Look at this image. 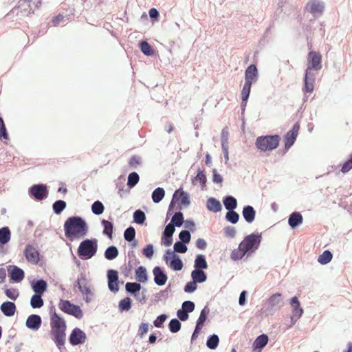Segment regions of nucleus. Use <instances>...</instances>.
<instances>
[{"label": "nucleus", "mask_w": 352, "mask_h": 352, "mask_svg": "<svg viewBox=\"0 0 352 352\" xmlns=\"http://www.w3.org/2000/svg\"><path fill=\"white\" fill-rule=\"evenodd\" d=\"M261 238V234H252L245 236L239 243L238 248L231 252V259L238 261L241 259L245 254L254 252L258 249Z\"/></svg>", "instance_id": "nucleus-1"}, {"label": "nucleus", "mask_w": 352, "mask_h": 352, "mask_svg": "<svg viewBox=\"0 0 352 352\" xmlns=\"http://www.w3.org/2000/svg\"><path fill=\"white\" fill-rule=\"evenodd\" d=\"M51 335L53 340L59 347L65 342L67 324L65 320L54 310L50 315Z\"/></svg>", "instance_id": "nucleus-2"}, {"label": "nucleus", "mask_w": 352, "mask_h": 352, "mask_svg": "<svg viewBox=\"0 0 352 352\" xmlns=\"http://www.w3.org/2000/svg\"><path fill=\"white\" fill-rule=\"evenodd\" d=\"M65 235L68 238L82 237L87 233L88 228L86 222L80 217H72L67 219L64 224Z\"/></svg>", "instance_id": "nucleus-3"}, {"label": "nucleus", "mask_w": 352, "mask_h": 352, "mask_svg": "<svg viewBox=\"0 0 352 352\" xmlns=\"http://www.w3.org/2000/svg\"><path fill=\"white\" fill-rule=\"evenodd\" d=\"M98 250V240L96 239L82 241L78 248V255L83 260L92 258Z\"/></svg>", "instance_id": "nucleus-4"}, {"label": "nucleus", "mask_w": 352, "mask_h": 352, "mask_svg": "<svg viewBox=\"0 0 352 352\" xmlns=\"http://www.w3.org/2000/svg\"><path fill=\"white\" fill-rule=\"evenodd\" d=\"M280 140L278 135L260 136L256 138L255 145L261 151H270L278 146Z\"/></svg>", "instance_id": "nucleus-5"}, {"label": "nucleus", "mask_w": 352, "mask_h": 352, "mask_svg": "<svg viewBox=\"0 0 352 352\" xmlns=\"http://www.w3.org/2000/svg\"><path fill=\"white\" fill-rule=\"evenodd\" d=\"M58 307L62 311L74 316L76 318L80 319L83 316L82 311L80 307L71 303L69 300H60Z\"/></svg>", "instance_id": "nucleus-6"}, {"label": "nucleus", "mask_w": 352, "mask_h": 352, "mask_svg": "<svg viewBox=\"0 0 352 352\" xmlns=\"http://www.w3.org/2000/svg\"><path fill=\"white\" fill-rule=\"evenodd\" d=\"M41 2L42 0H19L15 8L20 10L21 14L28 15L38 8L41 6Z\"/></svg>", "instance_id": "nucleus-7"}, {"label": "nucleus", "mask_w": 352, "mask_h": 352, "mask_svg": "<svg viewBox=\"0 0 352 352\" xmlns=\"http://www.w3.org/2000/svg\"><path fill=\"white\" fill-rule=\"evenodd\" d=\"M322 68V56L315 51H311L307 55V68L306 72L313 73L312 70L318 71Z\"/></svg>", "instance_id": "nucleus-8"}, {"label": "nucleus", "mask_w": 352, "mask_h": 352, "mask_svg": "<svg viewBox=\"0 0 352 352\" xmlns=\"http://www.w3.org/2000/svg\"><path fill=\"white\" fill-rule=\"evenodd\" d=\"M300 126L296 123L292 129L288 131L284 137L285 148L288 150L295 142L298 134Z\"/></svg>", "instance_id": "nucleus-9"}, {"label": "nucleus", "mask_w": 352, "mask_h": 352, "mask_svg": "<svg viewBox=\"0 0 352 352\" xmlns=\"http://www.w3.org/2000/svg\"><path fill=\"white\" fill-rule=\"evenodd\" d=\"M77 285L79 290L82 294L85 296V299L87 302L89 301L88 297L91 294L90 285L89 280L86 278L85 275L81 274L78 278Z\"/></svg>", "instance_id": "nucleus-10"}, {"label": "nucleus", "mask_w": 352, "mask_h": 352, "mask_svg": "<svg viewBox=\"0 0 352 352\" xmlns=\"http://www.w3.org/2000/svg\"><path fill=\"white\" fill-rule=\"evenodd\" d=\"M30 194L37 200L47 197L48 191L47 186L43 184H35L30 188Z\"/></svg>", "instance_id": "nucleus-11"}, {"label": "nucleus", "mask_w": 352, "mask_h": 352, "mask_svg": "<svg viewBox=\"0 0 352 352\" xmlns=\"http://www.w3.org/2000/svg\"><path fill=\"white\" fill-rule=\"evenodd\" d=\"M173 201L177 203L179 206V208L181 209L182 207H186L189 205V196L186 192L180 188L175 192Z\"/></svg>", "instance_id": "nucleus-12"}, {"label": "nucleus", "mask_w": 352, "mask_h": 352, "mask_svg": "<svg viewBox=\"0 0 352 352\" xmlns=\"http://www.w3.org/2000/svg\"><path fill=\"white\" fill-rule=\"evenodd\" d=\"M85 333L79 328L74 329L69 336V342L72 345L82 344L85 342Z\"/></svg>", "instance_id": "nucleus-13"}, {"label": "nucleus", "mask_w": 352, "mask_h": 352, "mask_svg": "<svg viewBox=\"0 0 352 352\" xmlns=\"http://www.w3.org/2000/svg\"><path fill=\"white\" fill-rule=\"evenodd\" d=\"M107 278L109 289L113 292H118L119 290L118 272L113 270H109Z\"/></svg>", "instance_id": "nucleus-14"}, {"label": "nucleus", "mask_w": 352, "mask_h": 352, "mask_svg": "<svg viewBox=\"0 0 352 352\" xmlns=\"http://www.w3.org/2000/svg\"><path fill=\"white\" fill-rule=\"evenodd\" d=\"M26 259L32 263L36 264L39 261V253L37 250L31 245H28L24 250Z\"/></svg>", "instance_id": "nucleus-15"}, {"label": "nucleus", "mask_w": 352, "mask_h": 352, "mask_svg": "<svg viewBox=\"0 0 352 352\" xmlns=\"http://www.w3.org/2000/svg\"><path fill=\"white\" fill-rule=\"evenodd\" d=\"M305 85L303 91L305 93H311L314 89L315 75L314 73L306 72L304 79Z\"/></svg>", "instance_id": "nucleus-16"}, {"label": "nucleus", "mask_w": 352, "mask_h": 352, "mask_svg": "<svg viewBox=\"0 0 352 352\" xmlns=\"http://www.w3.org/2000/svg\"><path fill=\"white\" fill-rule=\"evenodd\" d=\"M167 253L172 255V260L169 263V267L175 271H179L183 267V263L179 256L171 250H167Z\"/></svg>", "instance_id": "nucleus-17"}, {"label": "nucleus", "mask_w": 352, "mask_h": 352, "mask_svg": "<svg viewBox=\"0 0 352 352\" xmlns=\"http://www.w3.org/2000/svg\"><path fill=\"white\" fill-rule=\"evenodd\" d=\"M258 72L257 68L254 65H250L245 70V82H249L252 84L257 79Z\"/></svg>", "instance_id": "nucleus-18"}, {"label": "nucleus", "mask_w": 352, "mask_h": 352, "mask_svg": "<svg viewBox=\"0 0 352 352\" xmlns=\"http://www.w3.org/2000/svg\"><path fill=\"white\" fill-rule=\"evenodd\" d=\"M41 325V318L38 315L32 314L26 320L28 328L33 330H38Z\"/></svg>", "instance_id": "nucleus-19"}, {"label": "nucleus", "mask_w": 352, "mask_h": 352, "mask_svg": "<svg viewBox=\"0 0 352 352\" xmlns=\"http://www.w3.org/2000/svg\"><path fill=\"white\" fill-rule=\"evenodd\" d=\"M154 281L157 285H164L167 281V276L162 272L158 266L155 267L153 270Z\"/></svg>", "instance_id": "nucleus-20"}, {"label": "nucleus", "mask_w": 352, "mask_h": 352, "mask_svg": "<svg viewBox=\"0 0 352 352\" xmlns=\"http://www.w3.org/2000/svg\"><path fill=\"white\" fill-rule=\"evenodd\" d=\"M307 9L311 14H321L323 12L324 6L322 3L317 0H311L307 4Z\"/></svg>", "instance_id": "nucleus-21"}, {"label": "nucleus", "mask_w": 352, "mask_h": 352, "mask_svg": "<svg viewBox=\"0 0 352 352\" xmlns=\"http://www.w3.org/2000/svg\"><path fill=\"white\" fill-rule=\"evenodd\" d=\"M0 308L3 314L8 317L14 316L16 309L14 303L10 301L2 303Z\"/></svg>", "instance_id": "nucleus-22"}, {"label": "nucleus", "mask_w": 352, "mask_h": 352, "mask_svg": "<svg viewBox=\"0 0 352 352\" xmlns=\"http://www.w3.org/2000/svg\"><path fill=\"white\" fill-rule=\"evenodd\" d=\"M31 286L34 293L38 294H43L47 288L46 281L43 279L32 282Z\"/></svg>", "instance_id": "nucleus-23"}, {"label": "nucleus", "mask_w": 352, "mask_h": 352, "mask_svg": "<svg viewBox=\"0 0 352 352\" xmlns=\"http://www.w3.org/2000/svg\"><path fill=\"white\" fill-rule=\"evenodd\" d=\"M268 342V337L265 334H262L257 337L253 343L254 351L261 352V349L266 346Z\"/></svg>", "instance_id": "nucleus-24"}, {"label": "nucleus", "mask_w": 352, "mask_h": 352, "mask_svg": "<svg viewBox=\"0 0 352 352\" xmlns=\"http://www.w3.org/2000/svg\"><path fill=\"white\" fill-rule=\"evenodd\" d=\"M302 216L300 212L292 213L288 219V223L292 228H295L302 223Z\"/></svg>", "instance_id": "nucleus-25"}, {"label": "nucleus", "mask_w": 352, "mask_h": 352, "mask_svg": "<svg viewBox=\"0 0 352 352\" xmlns=\"http://www.w3.org/2000/svg\"><path fill=\"white\" fill-rule=\"evenodd\" d=\"M12 280L19 283L24 278V272L19 267L14 266L10 273Z\"/></svg>", "instance_id": "nucleus-26"}, {"label": "nucleus", "mask_w": 352, "mask_h": 352, "mask_svg": "<svg viewBox=\"0 0 352 352\" xmlns=\"http://www.w3.org/2000/svg\"><path fill=\"white\" fill-rule=\"evenodd\" d=\"M243 216L248 223H252L256 216V212L252 206H247L243 209Z\"/></svg>", "instance_id": "nucleus-27"}, {"label": "nucleus", "mask_w": 352, "mask_h": 352, "mask_svg": "<svg viewBox=\"0 0 352 352\" xmlns=\"http://www.w3.org/2000/svg\"><path fill=\"white\" fill-rule=\"evenodd\" d=\"M291 306L292 307L294 316L299 318L302 316L303 310L300 307V302L296 296H294L291 299Z\"/></svg>", "instance_id": "nucleus-28"}, {"label": "nucleus", "mask_w": 352, "mask_h": 352, "mask_svg": "<svg viewBox=\"0 0 352 352\" xmlns=\"http://www.w3.org/2000/svg\"><path fill=\"white\" fill-rule=\"evenodd\" d=\"M207 208L214 212L221 211V205L219 201L214 198H209L207 201Z\"/></svg>", "instance_id": "nucleus-29"}, {"label": "nucleus", "mask_w": 352, "mask_h": 352, "mask_svg": "<svg viewBox=\"0 0 352 352\" xmlns=\"http://www.w3.org/2000/svg\"><path fill=\"white\" fill-rule=\"evenodd\" d=\"M209 313V309H206V308H204L199 315V317L197 321V325L195 327V332H199V331L202 329L204 327V322L207 318V315Z\"/></svg>", "instance_id": "nucleus-30"}, {"label": "nucleus", "mask_w": 352, "mask_h": 352, "mask_svg": "<svg viewBox=\"0 0 352 352\" xmlns=\"http://www.w3.org/2000/svg\"><path fill=\"white\" fill-rule=\"evenodd\" d=\"M11 239V232L8 227H3L0 229V244L5 245L8 243Z\"/></svg>", "instance_id": "nucleus-31"}, {"label": "nucleus", "mask_w": 352, "mask_h": 352, "mask_svg": "<svg viewBox=\"0 0 352 352\" xmlns=\"http://www.w3.org/2000/svg\"><path fill=\"white\" fill-rule=\"evenodd\" d=\"M192 280L196 283H203L206 280V275L201 270L195 269L191 272Z\"/></svg>", "instance_id": "nucleus-32"}, {"label": "nucleus", "mask_w": 352, "mask_h": 352, "mask_svg": "<svg viewBox=\"0 0 352 352\" xmlns=\"http://www.w3.org/2000/svg\"><path fill=\"white\" fill-rule=\"evenodd\" d=\"M42 294H34L30 299V305L34 309L41 308L43 306L44 302L41 297Z\"/></svg>", "instance_id": "nucleus-33"}, {"label": "nucleus", "mask_w": 352, "mask_h": 352, "mask_svg": "<svg viewBox=\"0 0 352 352\" xmlns=\"http://www.w3.org/2000/svg\"><path fill=\"white\" fill-rule=\"evenodd\" d=\"M195 267L197 270L206 269L208 267V264L204 255L199 254L196 256L195 261Z\"/></svg>", "instance_id": "nucleus-34"}, {"label": "nucleus", "mask_w": 352, "mask_h": 352, "mask_svg": "<svg viewBox=\"0 0 352 352\" xmlns=\"http://www.w3.org/2000/svg\"><path fill=\"white\" fill-rule=\"evenodd\" d=\"M136 280L141 283H145L147 280V275L146 268L140 266L135 271Z\"/></svg>", "instance_id": "nucleus-35"}, {"label": "nucleus", "mask_w": 352, "mask_h": 352, "mask_svg": "<svg viewBox=\"0 0 352 352\" xmlns=\"http://www.w3.org/2000/svg\"><path fill=\"white\" fill-rule=\"evenodd\" d=\"M102 225L104 227L103 234L109 236V239H112L113 234V223L107 220H102Z\"/></svg>", "instance_id": "nucleus-36"}, {"label": "nucleus", "mask_w": 352, "mask_h": 352, "mask_svg": "<svg viewBox=\"0 0 352 352\" xmlns=\"http://www.w3.org/2000/svg\"><path fill=\"white\" fill-rule=\"evenodd\" d=\"M223 204L227 210H232L236 208L237 201L234 197L228 196L224 199Z\"/></svg>", "instance_id": "nucleus-37"}, {"label": "nucleus", "mask_w": 352, "mask_h": 352, "mask_svg": "<svg viewBox=\"0 0 352 352\" xmlns=\"http://www.w3.org/2000/svg\"><path fill=\"white\" fill-rule=\"evenodd\" d=\"M332 257L331 252L329 250H325L318 256V261L322 265H325L331 261Z\"/></svg>", "instance_id": "nucleus-38"}, {"label": "nucleus", "mask_w": 352, "mask_h": 352, "mask_svg": "<svg viewBox=\"0 0 352 352\" xmlns=\"http://www.w3.org/2000/svg\"><path fill=\"white\" fill-rule=\"evenodd\" d=\"M118 255V250L116 246L109 247L104 252V256L108 260H113Z\"/></svg>", "instance_id": "nucleus-39"}, {"label": "nucleus", "mask_w": 352, "mask_h": 352, "mask_svg": "<svg viewBox=\"0 0 352 352\" xmlns=\"http://www.w3.org/2000/svg\"><path fill=\"white\" fill-rule=\"evenodd\" d=\"M165 192L162 188H157L152 193V199L155 203H159L164 197Z\"/></svg>", "instance_id": "nucleus-40"}, {"label": "nucleus", "mask_w": 352, "mask_h": 352, "mask_svg": "<svg viewBox=\"0 0 352 352\" xmlns=\"http://www.w3.org/2000/svg\"><path fill=\"white\" fill-rule=\"evenodd\" d=\"M91 210L94 214L99 215L103 213L104 207L101 201H96L92 204Z\"/></svg>", "instance_id": "nucleus-41"}, {"label": "nucleus", "mask_w": 352, "mask_h": 352, "mask_svg": "<svg viewBox=\"0 0 352 352\" xmlns=\"http://www.w3.org/2000/svg\"><path fill=\"white\" fill-rule=\"evenodd\" d=\"M184 222L183 214L181 212H176L172 217L171 223L174 226L180 227Z\"/></svg>", "instance_id": "nucleus-42"}, {"label": "nucleus", "mask_w": 352, "mask_h": 352, "mask_svg": "<svg viewBox=\"0 0 352 352\" xmlns=\"http://www.w3.org/2000/svg\"><path fill=\"white\" fill-rule=\"evenodd\" d=\"M140 177L135 172L131 173L128 176L127 185L132 188L134 187L139 182Z\"/></svg>", "instance_id": "nucleus-43"}, {"label": "nucleus", "mask_w": 352, "mask_h": 352, "mask_svg": "<svg viewBox=\"0 0 352 352\" xmlns=\"http://www.w3.org/2000/svg\"><path fill=\"white\" fill-rule=\"evenodd\" d=\"M131 307V300L126 297L119 302V309L120 311H129Z\"/></svg>", "instance_id": "nucleus-44"}, {"label": "nucleus", "mask_w": 352, "mask_h": 352, "mask_svg": "<svg viewBox=\"0 0 352 352\" xmlns=\"http://www.w3.org/2000/svg\"><path fill=\"white\" fill-rule=\"evenodd\" d=\"M219 341V337L214 334L208 338L206 345L209 349H214L217 347Z\"/></svg>", "instance_id": "nucleus-45"}, {"label": "nucleus", "mask_w": 352, "mask_h": 352, "mask_svg": "<svg viewBox=\"0 0 352 352\" xmlns=\"http://www.w3.org/2000/svg\"><path fill=\"white\" fill-rule=\"evenodd\" d=\"M133 219L136 223L142 224L146 219L144 212L140 210H136L133 213Z\"/></svg>", "instance_id": "nucleus-46"}, {"label": "nucleus", "mask_w": 352, "mask_h": 352, "mask_svg": "<svg viewBox=\"0 0 352 352\" xmlns=\"http://www.w3.org/2000/svg\"><path fill=\"white\" fill-rule=\"evenodd\" d=\"M252 84L249 82H245L243 87L241 91V98L243 102H246L251 90Z\"/></svg>", "instance_id": "nucleus-47"}, {"label": "nucleus", "mask_w": 352, "mask_h": 352, "mask_svg": "<svg viewBox=\"0 0 352 352\" xmlns=\"http://www.w3.org/2000/svg\"><path fill=\"white\" fill-rule=\"evenodd\" d=\"M125 287L128 292L135 294L140 290L141 285L137 283H127Z\"/></svg>", "instance_id": "nucleus-48"}, {"label": "nucleus", "mask_w": 352, "mask_h": 352, "mask_svg": "<svg viewBox=\"0 0 352 352\" xmlns=\"http://www.w3.org/2000/svg\"><path fill=\"white\" fill-rule=\"evenodd\" d=\"M281 294L276 293L270 296L268 300V304L270 307H275L278 305L281 302L280 298Z\"/></svg>", "instance_id": "nucleus-49"}, {"label": "nucleus", "mask_w": 352, "mask_h": 352, "mask_svg": "<svg viewBox=\"0 0 352 352\" xmlns=\"http://www.w3.org/2000/svg\"><path fill=\"white\" fill-rule=\"evenodd\" d=\"M66 207L65 201L58 200L54 203L53 210L56 214H60Z\"/></svg>", "instance_id": "nucleus-50"}, {"label": "nucleus", "mask_w": 352, "mask_h": 352, "mask_svg": "<svg viewBox=\"0 0 352 352\" xmlns=\"http://www.w3.org/2000/svg\"><path fill=\"white\" fill-rule=\"evenodd\" d=\"M135 230L134 228L129 227L126 228L124 233V237L127 241H132L135 239Z\"/></svg>", "instance_id": "nucleus-51"}, {"label": "nucleus", "mask_w": 352, "mask_h": 352, "mask_svg": "<svg viewBox=\"0 0 352 352\" xmlns=\"http://www.w3.org/2000/svg\"><path fill=\"white\" fill-rule=\"evenodd\" d=\"M140 48L142 52L147 56L153 55V50L151 48L150 44L146 41H142L140 43Z\"/></svg>", "instance_id": "nucleus-52"}, {"label": "nucleus", "mask_w": 352, "mask_h": 352, "mask_svg": "<svg viewBox=\"0 0 352 352\" xmlns=\"http://www.w3.org/2000/svg\"><path fill=\"white\" fill-rule=\"evenodd\" d=\"M226 218L228 221L231 222L232 223H236L239 221V215L238 213L232 210H229L226 213Z\"/></svg>", "instance_id": "nucleus-53"}, {"label": "nucleus", "mask_w": 352, "mask_h": 352, "mask_svg": "<svg viewBox=\"0 0 352 352\" xmlns=\"http://www.w3.org/2000/svg\"><path fill=\"white\" fill-rule=\"evenodd\" d=\"M169 329L172 333H177L181 329V323L177 319H172L169 322Z\"/></svg>", "instance_id": "nucleus-54"}, {"label": "nucleus", "mask_w": 352, "mask_h": 352, "mask_svg": "<svg viewBox=\"0 0 352 352\" xmlns=\"http://www.w3.org/2000/svg\"><path fill=\"white\" fill-rule=\"evenodd\" d=\"M187 251V247L184 243L177 241L174 244V252H177L179 253H185Z\"/></svg>", "instance_id": "nucleus-55"}, {"label": "nucleus", "mask_w": 352, "mask_h": 352, "mask_svg": "<svg viewBox=\"0 0 352 352\" xmlns=\"http://www.w3.org/2000/svg\"><path fill=\"white\" fill-rule=\"evenodd\" d=\"M142 163V159L140 157L137 155L132 156L129 162V164L131 167L136 168Z\"/></svg>", "instance_id": "nucleus-56"}, {"label": "nucleus", "mask_w": 352, "mask_h": 352, "mask_svg": "<svg viewBox=\"0 0 352 352\" xmlns=\"http://www.w3.org/2000/svg\"><path fill=\"white\" fill-rule=\"evenodd\" d=\"M179 237L181 240L180 242L187 243H189L190 241V234L187 230H182L180 232L179 234Z\"/></svg>", "instance_id": "nucleus-57"}, {"label": "nucleus", "mask_w": 352, "mask_h": 352, "mask_svg": "<svg viewBox=\"0 0 352 352\" xmlns=\"http://www.w3.org/2000/svg\"><path fill=\"white\" fill-rule=\"evenodd\" d=\"M5 294L12 300H16L19 296V292L16 289H7L5 291Z\"/></svg>", "instance_id": "nucleus-58"}, {"label": "nucleus", "mask_w": 352, "mask_h": 352, "mask_svg": "<svg viewBox=\"0 0 352 352\" xmlns=\"http://www.w3.org/2000/svg\"><path fill=\"white\" fill-rule=\"evenodd\" d=\"M351 169H352V153L351 154L349 159L344 163L341 168V171L343 173H346Z\"/></svg>", "instance_id": "nucleus-59"}, {"label": "nucleus", "mask_w": 352, "mask_h": 352, "mask_svg": "<svg viewBox=\"0 0 352 352\" xmlns=\"http://www.w3.org/2000/svg\"><path fill=\"white\" fill-rule=\"evenodd\" d=\"M182 309L188 314L195 309V304L192 301H185L182 304Z\"/></svg>", "instance_id": "nucleus-60"}, {"label": "nucleus", "mask_w": 352, "mask_h": 352, "mask_svg": "<svg viewBox=\"0 0 352 352\" xmlns=\"http://www.w3.org/2000/svg\"><path fill=\"white\" fill-rule=\"evenodd\" d=\"M148 331V324L147 323H141L138 329V336L142 338Z\"/></svg>", "instance_id": "nucleus-61"}, {"label": "nucleus", "mask_w": 352, "mask_h": 352, "mask_svg": "<svg viewBox=\"0 0 352 352\" xmlns=\"http://www.w3.org/2000/svg\"><path fill=\"white\" fill-rule=\"evenodd\" d=\"M143 254L148 258H151L153 255V245L149 244L147 245L142 250Z\"/></svg>", "instance_id": "nucleus-62"}, {"label": "nucleus", "mask_w": 352, "mask_h": 352, "mask_svg": "<svg viewBox=\"0 0 352 352\" xmlns=\"http://www.w3.org/2000/svg\"><path fill=\"white\" fill-rule=\"evenodd\" d=\"M197 287V283L192 280L186 283L184 291L187 293H192L196 290Z\"/></svg>", "instance_id": "nucleus-63"}, {"label": "nucleus", "mask_w": 352, "mask_h": 352, "mask_svg": "<svg viewBox=\"0 0 352 352\" xmlns=\"http://www.w3.org/2000/svg\"><path fill=\"white\" fill-rule=\"evenodd\" d=\"M175 226L172 223H168L164 231V236H172L175 232Z\"/></svg>", "instance_id": "nucleus-64"}]
</instances>
